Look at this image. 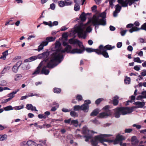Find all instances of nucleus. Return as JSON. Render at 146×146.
<instances>
[{
    "mask_svg": "<svg viewBox=\"0 0 146 146\" xmlns=\"http://www.w3.org/2000/svg\"><path fill=\"white\" fill-rule=\"evenodd\" d=\"M97 133L96 132L93 131H90L88 129L86 126H84L82 130V133L84 135L83 137L85 138V141L86 142L89 141L91 140L92 145L93 146H97L99 142H100V135L96 136L94 137H92V136L90 134Z\"/></svg>",
    "mask_w": 146,
    "mask_h": 146,
    "instance_id": "f257e3e1",
    "label": "nucleus"
},
{
    "mask_svg": "<svg viewBox=\"0 0 146 146\" xmlns=\"http://www.w3.org/2000/svg\"><path fill=\"white\" fill-rule=\"evenodd\" d=\"M66 52L65 49L61 50L60 49H57L51 55V62L53 61L55 62H56L58 64L60 63L64 58V56L63 53Z\"/></svg>",
    "mask_w": 146,
    "mask_h": 146,
    "instance_id": "f03ea898",
    "label": "nucleus"
},
{
    "mask_svg": "<svg viewBox=\"0 0 146 146\" xmlns=\"http://www.w3.org/2000/svg\"><path fill=\"white\" fill-rule=\"evenodd\" d=\"M114 115L116 118H119L121 115H124L133 111V109L126 107H117L113 109Z\"/></svg>",
    "mask_w": 146,
    "mask_h": 146,
    "instance_id": "7ed1b4c3",
    "label": "nucleus"
},
{
    "mask_svg": "<svg viewBox=\"0 0 146 146\" xmlns=\"http://www.w3.org/2000/svg\"><path fill=\"white\" fill-rule=\"evenodd\" d=\"M100 13H96L94 15L92 19H89L88 21L86 23V25H88L91 23H92L94 26H95V28L98 27L96 26L100 25Z\"/></svg>",
    "mask_w": 146,
    "mask_h": 146,
    "instance_id": "20e7f679",
    "label": "nucleus"
},
{
    "mask_svg": "<svg viewBox=\"0 0 146 146\" xmlns=\"http://www.w3.org/2000/svg\"><path fill=\"white\" fill-rule=\"evenodd\" d=\"M58 65V64L55 62L53 61H52L51 62V59H50V60L49 61H48V62L47 63L46 66H44L42 68L41 71V74H44L45 75H48L50 71L48 70H47L46 69V68H48L49 69H52Z\"/></svg>",
    "mask_w": 146,
    "mask_h": 146,
    "instance_id": "39448f33",
    "label": "nucleus"
},
{
    "mask_svg": "<svg viewBox=\"0 0 146 146\" xmlns=\"http://www.w3.org/2000/svg\"><path fill=\"white\" fill-rule=\"evenodd\" d=\"M49 51L48 50H47L46 51L42 53L38 54V57L39 59H41L42 58H44V59L41 62H42V64H43V62H46L47 63L48 62V61H50L51 58V55L50 56V60L49 58H48L49 55Z\"/></svg>",
    "mask_w": 146,
    "mask_h": 146,
    "instance_id": "423d86ee",
    "label": "nucleus"
},
{
    "mask_svg": "<svg viewBox=\"0 0 146 146\" xmlns=\"http://www.w3.org/2000/svg\"><path fill=\"white\" fill-rule=\"evenodd\" d=\"M75 31L77 33L78 36L79 38H83L84 39L86 38V33L81 26H80L77 27L75 29Z\"/></svg>",
    "mask_w": 146,
    "mask_h": 146,
    "instance_id": "0eeeda50",
    "label": "nucleus"
},
{
    "mask_svg": "<svg viewBox=\"0 0 146 146\" xmlns=\"http://www.w3.org/2000/svg\"><path fill=\"white\" fill-rule=\"evenodd\" d=\"M141 29L145 30L146 31V23L142 25L140 28H138L137 27H134L132 29H129L128 31L130 33H132L134 32L138 31Z\"/></svg>",
    "mask_w": 146,
    "mask_h": 146,
    "instance_id": "6e6552de",
    "label": "nucleus"
},
{
    "mask_svg": "<svg viewBox=\"0 0 146 146\" xmlns=\"http://www.w3.org/2000/svg\"><path fill=\"white\" fill-rule=\"evenodd\" d=\"M111 135L101 134V144L105 146H106L107 145L104 142L109 143V141L110 140V139H107L106 137H110Z\"/></svg>",
    "mask_w": 146,
    "mask_h": 146,
    "instance_id": "1a4fd4ad",
    "label": "nucleus"
},
{
    "mask_svg": "<svg viewBox=\"0 0 146 146\" xmlns=\"http://www.w3.org/2000/svg\"><path fill=\"white\" fill-rule=\"evenodd\" d=\"M133 104L136 106L135 107H133L131 108H132L133 110V108H142L143 106L145 105V102H135L133 103Z\"/></svg>",
    "mask_w": 146,
    "mask_h": 146,
    "instance_id": "9d476101",
    "label": "nucleus"
},
{
    "mask_svg": "<svg viewBox=\"0 0 146 146\" xmlns=\"http://www.w3.org/2000/svg\"><path fill=\"white\" fill-rule=\"evenodd\" d=\"M99 49H94L90 48H85L87 52L88 53H90L92 52H95L98 54H100V45L99 46Z\"/></svg>",
    "mask_w": 146,
    "mask_h": 146,
    "instance_id": "9b49d317",
    "label": "nucleus"
},
{
    "mask_svg": "<svg viewBox=\"0 0 146 146\" xmlns=\"http://www.w3.org/2000/svg\"><path fill=\"white\" fill-rule=\"evenodd\" d=\"M22 62L21 61H19L13 66L12 69L13 72L16 73L17 72L19 67L22 64Z\"/></svg>",
    "mask_w": 146,
    "mask_h": 146,
    "instance_id": "f8f14e48",
    "label": "nucleus"
},
{
    "mask_svg": "<svg viewBox=\"0 0 146 146\" xmlns=\"http://www.w3.org/2000/svg\"><path fill=\"white\" fill-rule=\"evenodd\" d=\"M69 43L71 44H78L80 47V43H81L79 40L77 39H74L71 38L69 40Z\"/></svg>",
    "mask_w": 146,
    "mask_h": 146,
    "instance_id": "ddd939ff",
    "label": "nucleus"
},
{
    "mask_svg": "<svg viewBox=\"0 0 146 146\" xmlns=\"http://www.w3.org/2000/svg\"><path fill=\"white\" fill-rule=\"evenodd\" d=\"M140 24L139 23L138 21H135L134 22V24L129 23L127 24L126 26V28L127 29H132L133 27H137L139 26Z\"/></svg>",
    "mask_w": 146,
    "mask_h": 146,
    "instance_id": "4468645a",
    "label": "nucleus"
},
{
    "mask_svg": "<svg viewBox=\"0 0 146 146\" xmlns=\"http://www.w3.org/2000/svg\"><path fill=\"white\" fill-rule=\"evenodd\" d=\"M131 142L133 146H136L138 144L139 141L136 136H133L131 138Z\"/></svg>",
    "mask_w": 146,
    "mask_h": 146,
    "instance_id": "2eb2a0df",
    "label": "nucleus"
},
{
    "mask_svg": "<svg viewBox=\"0 0 146 146\" xmlns=\"http://www.w3.org/2000/svg\"><path fill=\"white\" fill-rule=\"evenodd\" d=\"M101 54L105 58H108L109 57L108 52L106 50L103 48L102 45H101Z\"/></svg>",
    "mask_w": 146,
    "mask_h": 146,
    "instance_id": "dca6fc26",
    "label": "nucleus"
},
{
    "mask_svg": "<svg viewBox=\"0 0 146 146\" xmlns=\"http://www.w3.org/2000/svg\"><path fill=\"white\" fill-rule=\"evenodd\" d=\"M42 64H42V62H41L39 66L36 68V70L32 74V75H37L38 74L40 73V68Z\"/></svg>",
    "mask_w": 146,
    "mask_h": 146,
    "instance_id": "f3484780",
    "label": "nucleus"
},
{
    "mask_svg": "<svg viewBox=\"0 0 146 146\" xmlns=\"http://www.w3.org/2000/svg\"><path fill=\"white\" fill-rule=\"evenodd\" d=\"M119 98L117 96H114L112 100V104L114 106H117L119 103L118 99Z\"/></svg>",
    "mask_w": 146,
    "mask_h": 146,
    "instance_id": "a211bd4d",
    "label": "nucleus"
},
{
    "mask_svg": "<svg viewBox=\"0 0 146 146\" xmlns=\"http://www.w3.org/2000/svg\"><path fill=\"white\" fill-rule=\"evenodd\" d=\"M80 106V110L83 111L84 112H88V111L89 106H87L83 104Z\"/></svg>",
    "mask_w": 146,
    "mask_h": 146,
    "instance_id": "6ab92c4d",
    "label": "nucleus"
},
{
    "mask_svg": "<svg viewBox=\"0 0 146 146\" xmlns=\"http://www.w3.org/2000/svg\"><path fill=\"white\" fill-rule=\"evenodd\" d=\"M103 48L107 50H110L115 48V46H111V45L108 44L106 45L104 47L102 45Z\"/></svg>",
    "mask_w": 146,
    "mask_h": 146,
    "instance_id": "aec40b11",
    "label": "nucleus"
},
{
    "mask_svg": "<svg viewBox=\"0 0 146 146\" xmlns=\"http://www.w3.org/2000/svg\"><path fill=\"white\" fill-rule=\"evenodd\" d=\"M80 18L81 21H85L86 19V13L84 12H82L80 15Z\"/></svg>",
    "mask_w": 146,
    "mask_h": 146,
    "instance_id": "412c9836",
    "label": "nucleus"
},
{
    "mask_svg": "<svg viewBox=\"0 0 146 146\" xmlns=\"http://www.w3.org/2000/svg\"><path fill=\"white\" fill-rule=\"evenodd\" d=\"M19 90V89H16L15 91L12 92L11 93L8 94L7 96L9 97V98H12V99L15 96L14 95Z\"/></svg>",
    "mask_w": 146,
    "mask_h": 146,
    "instance_id": "4be33fe9",
    "label": "nucleus"
},
{
    "mask_svg": "<svg viewBox=\"0 0 146 146\" xmlns=\"http://www.w3.org/2000/svg\"><path fill=\"white\" fill-rule=\"evenodd\" d=\"M130 3L129 1L127 0H125V1H123L122 4H121L122 6L123 7H127L128 6V4H129V6L133 4L130 5Z\"/></svg>",
    "mask_w": 146,
    "mask_h": 146,
    "instance_id": "5701e85b",
    "label": "nucleus"
},
{
    "mask_svg": "<svg viewBox=\"0 0 146 146\" xmlns=\"http://www.w3.org/2000/svg\"><path fill=\"white\" fill-rule=\"evenodd\" d=\"M99 112V110L98 108L94 110L91 113L90 115L93 116L97 115Z\"/></svg>",
    "mask_w": 146,
    "mask_h": 146,
    "instance_id": "b1692460",
    "label": "nucleus"
},
{
    "mask_svg": "<svg viewBox=\"0 0 146 146\" xmlns=\"http://www.w3.org/2000/svg\"><path fill=\"white\" fill-rule=\"evenodd\" d=\"M56 38L55 37L48 36L46 38V40L48 43L49 42L54 41Z\"/></svg>",
    "mask_w": 146,
    "mask_h": 146,
    "instance_id": "393cba45",
    "label": "nucleus"
},
{
    "mask_svg": "<svg viewBox=\"0 0 146 146\" xmlns=\"http://www.w3.org/2000/svg\"><path fill=\"white\" fill-rule=\"evenodd\" d=\"M2 54L3 55L0 57V58L4 60H5L6 58V57L8 54V50H7L3 52Z\"/></svg>",
    "mask_w": 146,
    "mask_h": 146,
    "instance_id": "a878e982",
    "label": "nucleus"
},
{
    "mask_svg": "<svg viewBox=\"0 0 146 146\" xmlns=\"http://www.w3.org/2000/svg\"><path fill=\"white\" fill-rule=\"evenodd\" d=\"M116 138L119 141H122V140L125 139V138L123 135L118 134L117 135Z\"/></svg>",
    "mask_w": 146,
    "mask_h": 146,
    "instance_id": "bb28decb",
    "label": "nucleus"
},
{
    "mask_svg": "<svg viewBox=\"0 0 146 146\" xmlns=\"http://www.w3.org/2000/svg\"><path fill=\"white\" fill-rule=\"evenodd\" d=\"M110 115V113L104 112L101 113V118L106 117Z\"/></svg>",
    "mask_w": 146,
    "mask_h": 146,
    "instance_id": "cd10ccee",
    "label": "nucleus"
},
{
    "mask_svg": "<svg viewBox=\"0 0 146 146\" xmlns=\"http://www.w3.org/2000/svg\"><path fill=\"white\" fill-rule=\"evenodd\" d=\"M61 44L59 41H56V42L55 48L57 49H60L61 48Z\"/></svg>",
    "mask_w": 146,
    "mask_h": 146,
    "instance_id": "c85d7f7f",
    "label": "nucleus"
},
{
    "mask_svg": "<svg viewBox=\"0 0 146 146\" xmlns=\"http://www.w3.org/2000/svg\"><path fill=\"white\" fill-rule=\"evenodd\" d=\"M28 146H36L37 144L32 140L28 141Z\"/></svg>",
    "mask_w": 146,
    "mask_h": 146,
    "instance_id": "c756f323",
    "label": "nucleus"
},
{
    "mask_svg": "<svg viewBox=\"0 0 146 146\" xmlns=\"http://www.w3.org/2000/svg\"><path fill=\"white\" fill-rule=\"evenodd\" d=\"M65 5V6H70L71 5L73 2L71 0H64Z\"/></svg>",
    "mask_w": 146,
    "mask_h": 146,
    "instance_id": "7c9ffc66",
    "label": "nucleus"
},
{
    "mask_svg": "<svg viewBox=\"0 0 146 146\" xmlns=\"http://www.w3.org/2000/svg\"><path fill=\"white\" fill-rule=\"evenodd\" d=\"M22 77V76L21 74H17L16 75L15 77V80L18 81L20 80Z\"/></svg>",
    "mask_w": 146,
    "mask_h": 146,
    "instance_id": "2f4dec72",
    "label": "nucleus"
},
{
    "mask_svg": "<svg viewBox=\"0 0 146 146\" xmlns=\"http://www.w3.org/2000/svg\"><path fill=\"white\" fill-rule=\"evenodd\" d=\"M78 120H72L71 121V124L75 126L76 127L78 126Z\"/></svg>",
    "mask_w": 146,
    "mask_h": 146,
    "instance_id": "473e14b6",
    "label": "nucleus"
},
{
    "mask_svg": "<svg viewBox=\"0 0 146 146\" xmlns=\"http://www.w3.org/2000/svg\"><path fill=\"white\" fill-rule=\"evenodd\" d=\"M61 90L60 88H53V92L54 93L59 94L60 93Z\"/></svg>",
    "mask_w": 146,
    "mask_h": 146,
    "instance_id": "72a5a7b5",
    "label": "nucleus"
},
{
    "mask_svg": "<svg viewBox=\"0 0 146 146\" xmlns=\"http://www.w3.org/2000/svg\"><path fill=\"white\" fill-rule=\"evenodd\" d=\"M7 136L6 134L0 135V141H2L7 138Z\"/></svg>",
    "mask_w": 146,
    "mask_h": 146,
    "instance_id": "f704fd0d",
    "label": "nucleus"
},
{
    "mask_svg": "<svg viewBox=\"0 0 146 146\" xmlns=\"http://www.w3.org/2000/svg\"><path fill=\"white\" fill-rule=\"evenodd\" d=\"M13 108H14L11 106H9L4 108V110L5 111H8L13 110L14 109Z\"/></svg>",
    "mask_w": 146,
    "mask_h": 146,
    "instance_id": "c9c22d12",
    "label": "nucleus"
},
{
    "mask_svg": "<svg viewBox=\"0 0 146 146\" xmlns=\"http://www.w3.org/2000/svg\"><path fill=\"white\" fill-rule=\"evenodd\" d=\"M71 49L72 47L70 45H68L65 48L66 52L68 53H70Z\"/></svg>",
    "mask_w": 146,
    "mask_h": 146,
    "instance_id": "e433bc0d",
    "label": "nucleus"
},
{
    "mask_svg": "<svg viewBox=\"0 0 146 146\" xmlns=\"http://www.w3.org/2000/svg\"><path fill=\"white\" fill-rule=\"evenodd\" d=\"M58 4L59 6L60 7H63L65 6L64 1H58Z\"/></svg>",
    "mask_w": 146,
    "mask_h": 146,
    "instance_id": "4c0bfd02",
    "label": "nucleus"
},
{
    "mask_svg": "<svg viewBox=\"0 0 146 146\" xmlns=\"http://www.w3.org/2000/svg\"><path fill=\"white\" fill-rule=\"evenodd\" d=\"M21 68L23 70H26L29 69L28 65L24 63L22 64Z\"/></svg>",
    "mask_w": 146,
    "mask_h": 146,
    "instance_id": "58836bf2",
    "label": "nucleus"
},
{
    "mask_svg": "<svg viewBox=\"0 0 146 146\" xmlns=\"http://www.w3.org/2000/svg\"><path fill=\"white\" fill-rule=\"evenodd\" d=\"M82 49L77 48V53L81 54L85 50V48L83 45H82Z\"/></svg>",
    "mask_w": 146,
    "mask_h": 146,
    "instance_id": "ea45409f",
    "label": "nucleus"
},
{
    "mask_svg": "<svg viewBox=\"0 0 146 146\" xmlns=\"http://www.w3.org/2000/svg\"><path fill=\"white\" fill-rule=\"evenodd\" d=\"M80 7L78 3H76L74 6V10L75 11H78L80 10Z\"/></svg>",
    "mask_w": 146,
    "mask_h": 146,
    "instance_id": "a19ab883",
    "label": "nucleus"
},
{
    "mask_svg": "<svg viewBox=\"0 0 146 146\" xmlns=\"http://www.w3.org/2000/svg\"><path fill=\"white\" fill-rule=\"evenodd\" d=\"M121 9V7L119 4L116 5L115 6V11L119 12Z\"/></svg>",
    "mask_w": 146,
    "mask_h": 146,
    "instance_id": "79ce46f5",
    "label": "nucleus"
},
{
    "mask_svg": "<svg viewBox=\"0 0 146 146\" xmlns=\"http://www.w3.org/2000/svg\"><path fill=\"white\" fill-rule=\"evenodd\" d=\"M106 10L104 11L101 13V18L102 19H106Z\"/></svg>",
    "mask_w": 146,
    "mask_h": 146,
    "instance_id": "37998d69",
    "label": "nucleus"
},
{
    "mask_svg": "<svg viewBox=\"0 0 146 146\" xmlns=\"http://www.w3.org/2000/svg\"><path fill=\"white\" fill-rule=\"evenodd\" d=\"M109 141V143H113V144L114 145L118 143L119 142L116 138L114 140L110 139Z\"/></svg>",
    "mask_w": 146,
    "mask_h": 146,
    "instance_id": "c03bdc74",
    "label": "nucleus"
},
{
    "mask_svg": "<svg viewBox=\"0 0 146 146\" xmlns=\"http://www.w3.org/2000/svg\"><path fill=\"white\" fill-rule=\"evenodd\" d=\"M106 24V19H101V25L105 26Z\"/></svg>",
    "mask_w": 146,
    "mask_h": 146,
    "instance_id": "a18cd8bd",
    "label": "nucleus"
},
{
    "mask_svg": "<svg viewBox=\"0 0 146 146\" xmlns=\"http://www.w3.org/2000/svg\"><path fill=\"white\" fill-rule=\"evenodd\" d=\"M70 115L72 117H76L78 116L77 113L73 111H72L70 112Z\"/></svg>",
    "mask_w": 146,
    "mask_h": 146,
    "instance_id": "49530a36",
    "label": "nucleus"
},
{
    "mask_svg": "<svg viewBox=\"0 0 146 146\" xmlns=\"http://www.w3.org/2000/svg\"><path fill=\"white\" fill-rule=\"evenodd\" d=\"M73 109L74 111H78L80 110V106L79 105H76L74 106Z\"/></svg>",
    "mask_w": 146,
    "mask_h": 146,
    "instance_id": "de8ad7c7",
    "label": "nucleus"
},
{
    "mask_svg": "<svg viewBox=\"0 0 146 146\" xmlns=\"http://www.w3.org/2000/svg\"><path fill=\"white\" fill-rule=\"evenodd\" d=\"M38 117L40 119L46 118V116L44 114H43L41 113L38 114Z\"/></svg>",
    "mask_w": 146,
    "mask_h": 146,
    "instance_id": "09e8293b",
    "label": "nucleus"
},
{
    "mask_svg": "<svg viewBox=\"0 0 146 146\" xmlns=\"http://www.w3.org/2000/svg\"><path fill=\"white\" fill-rule=\"evenodd\" d=\"M133 61L135 62L139 63L141 62V61L139 57L134 58L133 59Z\"/></svg>",
    "mask_w": 146,
    "mask_h": 146,
    "instance_id": "8fccbe9b",
    "label": "nucleus"
},
{
    "mask_svg": "<svg viewBox=\"0 0 146 146\" xmlns=\"http://www.w3.org/2000/svg\"><path fill=\"white\" fill-rule=\"evenodd\" d=\"M124 82L125 84H129L130 82V78L129 77H126L124 80Z\"/></svg>",
    "mask_w": 146,
    "mask_h": 146,
    "instance_id": "3c124183",
    "label": "nucleus"
},
{
    "mask_svg": "<svg viewBox=\"0 0 146 146\" xmlns=\"http://www.w3.org/2000/svg\"><path fill=\"white\" fill-rule=\"evenodd\" d=\"M100 118V113H99V115L95 119L93 120L92 121V122L93 123H95L96 124H98V120H97V119L98 118Z\"/></svg>",
    "mask_w": 146,
    "mask_h": 146,
    "instance_id": "603ef678",
    "label": "nucleus"
},
{
    "mask_svg": "<svg viewBox=\"0 0 146 146\" xmlns=\"http://www.w3.org/2000/svg\"><path fill=\"white\" fill-rule=\"evenodd\" d=\"M44 47L42 46V45L40 44L38 46V48L37 49H36L35 50H37L39 52L42 50L43 48Z\"/></svg>",
    "mask_w": 146,
    "mask_h": 146,
    "instance_id": "864d4df0",
    "label": "nucleus"
},
{
    "mask_svg": "<svg viewBox=\"0 0 146 146\" xmlns=\"http://www.w3.org/2000/svg\"><path fill=\"white\" fill-rule=\"evenodd\" d=\"M14 109L15 110H19L22 109L23 108L24 106L23 105L22 106H17L13 107Z\"/></svg>",
    "mask_w": 146,
    "mask_h": 146,
    "instance_id": "5fc2aeb1",
    "label": "nucleus"
},
{
    "mask_svg": "<svg viewBox=\"0 0 146 146\" xmlns=\"http://www.w3.org/2000/svg\"><path fill=\"white\" fill-rule=\"evenodd\" d=\"M76 100L78 101H81L82 100V97L80 95H78L76 97Z\"/></svg>",
    "mask_w": 146,
    "mask_h": 146,
    "instance_id": "6e6d98bb",
    "label": "nucleus"
},
{
    "mask_svg": "<svg viewBox=\"0 0 146 146\" xmlns=\"http://www.w3.org/2000/svg\"><path fill=\"white\" fill-rule=\"evenodd\" d=\"M33 105L31 104H28L26 105V108L29 110H31L33 107Z\"/></svg>",
    "mask_w": 146,
    "mask_h": 146,
    "instance_id": "4d7b16f0",
    "label": "nucleus"
},
{
    "mask_svg": "<svg viewBox=\"0 0 146 146\" xmlns=\"http://www.w3.org/2000/svg\"><path fill=\"white\" fill-rule=\"evenodd\" d=\"M48 44V42L46 40L42 42L41 43V45H42L43 47L47 46Z\"/></svg>",
    "mask_w": 146,
    "mask_h": 146,
    "instance_id": "13d9d810",
    "label": "nucleus"
},
{
    "mask_svg": "<svg viewBox=\"0 0 146 146\" xmlns=\"http://www.w3.org/2000/svg\"><path fill=\"white\" fill-rule=\"evenodd\" d=\"M50 8L52 10H54L55 8V5L54 3H52L50 5Z\"/></svg>",
    "mask_w": 146,
    "mask_h": 146,
    "instance_id": "bf43d9fd",
    "label": "nucleus"
},
{
    "mask_svg": "<svg viewBox=\"0 0 146 146\" xmlns=\"http://www.w3.org/2000/svg\"><path fill=\"white\" fill-rule=\"evenodd\" d=\"M97 8V6L96 5H94L91 8L92 11L94 12H96V11Z\"/></svg>",
    "mask_w": 146,
    "mask_h": 146,
    "instance_id": "052dcab7",
    "label": "nucleus"
},
{
    "mask_svg": "<svg viewBox=\"0 0 146 146\" xmlns=\"http://www.w3.org/2000/svg\"><path fill=\"white\" fill-rule=\"evenodd\" d=\"M133 129H126L125 130V133H130L132 131Z\"/></svg>",
    "mask_w": 146,
    "mask_h": 146,
    "instance_id": "680f3d73",
    "label": "nucleus"
},
{
    "mask_svg": "<svg viewBox=\"0 0 146 146\" xmlns=\"http://www.w3.org/2000/svg\"><path fill=\"white\" fill-rule=\"evenodd\" d=\"M142 98H144V96H142V95H139L138 96L137 98H136V100H141V99Z\"/></svg>",
    "mask_w": 146,
    "mask_h": 146,
    "instance_id": "e2e57ef3",
    "label": "nucleus"
},
{
    "mask_svg": "<svg viewBox=\"0 0 146 146\" xmlns=\"http://www.w3.org/2000/svg\"><path fill=\"white\" fill-rule=\"evenodd\" d=\"M21 146H28V141L27 142L25 141H23L21 143Z\"/></svg>",
    "mask_w": 146,
    "mask_h": 146,
    "instance_id": "0e129e2a",
    "label": "nucleus"
},
{
    "mask_svg": "<svg viewBox=\"0 0 146 146\" xmlns=\"http://www.w3.org/2000/svg\"><path fill=\"white\" fill-rule=\"evenodd\" d=\"M127 31V30H126L121 31L120 32V33L121 36H124L125 34Z\"/></svg>",
    "mask_w": 146,
    "mask_h": 146,
    "instance_id": "69168bd1",
    "label": "nucleus"
},
{
    "mask_svg": "<svg viewBox=\"0 0 146 146\" xmlns=\"http://www.w3.org/2000/svg\"><path fill=\"white\" fill-rule=\"evenodd\" d=\"M37 57L36 56H33L29 58L31 61H32L35 60L37 59Z\"/></svg>",
    "mask_w": 146,
    "mask_h": 146,
    "instance_id": "338daca9",
    "label": "nucleus"
},
{
    "mask_svg": "<svg viewBox=\"0 0 146 146\" xmlns=\"http://www.w3.org/2000/svg\"><path fill=\"white\" fill-rule=\"evenodd\" d=\"M68 36L67 33H63L62 35V37L65 38V39H67V37Z\"/></svg>",
    "mask_w": 146,
    "mask_h": 146,
    "instance_id": "774afa93",
    "label": "nucleus"
}]
</instances>
